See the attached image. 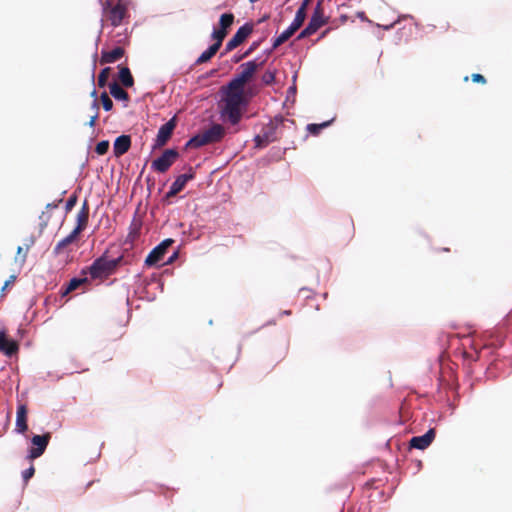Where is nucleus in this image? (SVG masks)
Returning a JSON list of instances; mask_svg holds the SVG:
<instances>
[{"label":"nucleus","instance_id":"obj_35","mask_svg":"<svg viewBox=\"0 0 512 512\" xmlns=\"http://www.w3.org/2000/svg\"><path fill=\"white\" fill-rule=\"evenodd\" d=\"M108 149H109V141L103 140V141H100L97 143V145L95 147V152L98 155H104L108 152Z\"/></svg>","mask_w":512,"mask_h":512},{"label":"nucleus","instance_id":"obj_24","mask_svg":"<svg viewBox=\"0 0 512 512\" xmlns=\"http://www.w3.org/2000/svg\"><path fill=\"white\" fill-rule=\"evenodd\" d=\"M88 282L86 277L84 278H72L67 284L66 288L62 291V296L68 295L70 292L76 290L81 285Z\"/></svg>","mask_w":512,"mask_h":512},{"label":"nucleus","instance_id":"obj_41","mask_svg":"<svg viewBox=\"0 0 512 512\" xmlns=\"http://www.w3.org/2000/svg\"><path fill=\"white\" fill-rule=\"evenodd\" d=\"M180 176H181L182 179L184 178L185 179V183H187L189 180H192V179L195 178V172H194L192 167H189L188 173L182 174Z\"/></svg>","mask_w":512,"mask_h":512},{"label":"nucleus","instance_id":"obj_5","mask_svg":"<svg viewBox=\"0 0 512 512\" xmlns=\"http://www.w3.org/2000/svg\"><path fill=\"white\" fill-rule=\"evenodd\" d=\"M263 62L256 63V61H248L243 63L239 69V73L229 82L228 88L230 90L244 91V86L249 82L256 71L261 67Z\"/></svg>","mask_w":512,"mask_h":512},{"label":"nucleus","instance_id":"obj_16","mask_svg":"<svg viewBox=\"0 0 512 512\" xmlns=\"http://www.w3.org/2000/svg\"><path fill=\"white\" fill-rule=\"evenodd\" d=\"M131 147V137L129 135H121L114 141L113 152L116 157L124 155Z\"/></svg>","mask_w":512,"mask_h":512},{"label":"nucleus","instance_id":"obj_7","mask_svg":"<svg viewBox=\"0 0 512 512\" xmlns=\"http://www.w3.org/2000/svg\"><path fill=\"white\" fill-rule=\"evenodd\" d=\"M178 157L179 153L176 149H166L160 157L152 161L151 168L156 172L165 173Z\"/></svg>","mask_w":512,"mask_h":512},{"label":"nucleus","instance_id":"obj_13","mask_svg":"<svg viewBox=\"0 0 512 512\" xmlns=\"http://www.w3.org/2000/svg\"><path fill=\"white\" fill-rule=\"evenodd\" d=\"M435 438V430L429 429L424 435L412 437L410 440V447L419 450L426 449Z\"/></svg>","mask_w":512,"mask_h":512},{"label":"nucleus","instance_id":"obj_27","mask_svg":"<svg viewBox=\"0 0 512 512\" xmlns=\"http://www.w3.org/2000/svg\"><path fill=\"white\" fill-rule=\"evenodd\" d=\"M296 31L292 29L290 26L283 31L275 40L273 43V48H277L283 43H285L287 40L290 39V37L295 33Z\"/></svg>","mask_w":512,"mask_h":512},{"label":"nucleus","instance_id":"obj_37","mask_svg":"<svg viewBox=\"0 0 512 512\" xmlns=\"http://www.w3.org/2000/svg\"><path fill=\"white\" fill-rule=\"evenodd\" d=\"M76 203H77V196L75 194H73L68 198V200L66 202V207H65L66 211L67 212L71 211L72 208L76 205Z\"/></svg>","mask_w":512,"mask_h":512},{"label":"nucleus","instance_id":"obj_36","mask_svg":"<svg viewBox=\"0 0 512 512\" xmlns=\"http://www.w3.org/2000/svg\"><path fill=\"white\" fill-rule=\"evenodd\" d=\"M34 473H35L34 466H30L28 469L23 471L22 477H23L24 482L27 483L29 481V479L33 477Z\"/></svg>","mask_w":512,"mask_h":512},{"label":"nucleus","instance_id":"obj_14","mask_svg":"<svg viewBox=\"0 0 512 512\" xmlns=\"http://www.w3.org/2000/svg\"><path fill=\"white\" fill-rule=\"evenodd\" d=\"M89 211L90 209L88 201L85 200L82 204L80 211L77 214V224L73 230H75L78 233H81L86 229L89 220Z\"/></svg>","mask_w":512,"mask_h":512},{"label":"nucleus","instance_id":"obj_43","mask_svg":"<svg viewBox=\"0 0 512 512\" xmlns=\"http://www.w3.org/2000/svg\"><path fill=\"white\" fill-rule=\"evenodd\" d=\"M16 280V276L15 275H11L9 277V279L4 283L3 287H2V291H5L9 285H11L12 283H14Z\"/></svg>","mask_w":512,"mask_h":512},{"label":"nucleus","instance_id":"obj_30","mask_svg":"<svg viewBox=\"0 0 512 512\" xmlns=\"http://www.w3.org/2000/svg\"><path fill=\"white\" fill-rule=\"evenodd\" d=\"M332 120L331 121H325L323 123H320V124H315V123H312V124H308L307 125V130L313 134V135H318L322 129L328 127L330 124H331Z\"/></svg>","mask_w":512,"mask_h":512},{"label":"nucleus","instance_id":"obj_39","mask_svg":"<svg viewBox=\"0 0 512 512\" xmlns=\"http://www.w3.org/2000/svg\"><path fill=\"white\" fill-rule=\"evenodd\" d=\"M471 79L473 82L475 83H481V84H486V79L483 75L479 74V73H474L471 75Z\"/></svg>","mask_w":512,"mask_h":512},{"label":"nucleus","instance_id":"obj_46","mask_svg":"<svg viewBox=\"0 0 512 512\" xmlns=\"http://www.w3.org/2000/svg\"><path fill=\"white\" fill-rule=\"evenodd\" d=\"M92 108L95 110V112H98V110H99V103H98L97 99H94V101L92 102Z\"/></svg>","mask_w":512,"mask_h":512},{"label":"nucleus","instance_id":"obj_23","mask_svg":"<svg viewBox=\"0 0 512 512\" xmlns=\"http://www.w3.org/2000/svg\"><path fill=\"white\" fill-rule=\"evenodd\" d=\"M234 14L233 13H224L220 16L219 19V28L218 30L224 31L228 34L229 28L232 26L234 22Z\"/></svg>","mask_w":512,"mask_h":512},{"label":"nucleus","instance_id":"obj_9","mask_svg":"<svg viewBox=\"0 0 512 512\" xmlns=\"http://www.w3.org/2000/svg\"><path fill=\"white\" fill-rule=\"evenodd\" d=\"M173 242L174 241L172 239H165L159 245L153 248L146 257L145 264L147 266H154L160 262L166 254L167 249L173 244Z\"/></svg>","mask_w":512,"mask_h":512},{"label":"nucleus","instance_id":"obj_26","mask_svg":"<svg viewBox=\"0 0 512 512\" xmlns=\"http://www.w3.org/2000/svg\"><path fill=\"white\" fill-rule=\"evenodd\" d=\"M218 49L216 46L211 45L207 50H205L196 60L195 64L200 65L208 62L216 53Z\"/></svg>","mask_w":512,"mask_h":512},{"label":"nucleus","instance_id":"obj_49","mask_svg":"<svg viewBox=\"0 0 512 512\" xmlns=\"http://www.w3.org/2000/svg\"><path fill=\"white\" fill-rule=\"evenodd\" d=\"M53 207H56V205H53V204H48L47 205V208H53Z\"/></svg>","mask_w":512,"mask_h":512},{"label":"nucleus","instance_id":"obj_44","mask_svg":"<svg viewBox=\"0 0 512 512\" xmlns=\"http://www.w3.org/2000/svg\"><path fill=\"white\" fill-rule=\"evenodd\" d=\"M258 46V43H253L250 48L244 53V55L242 56L243 57H247L254 49H256ZM241 59V57L239 59H237L236 61H239Z\"/></svg>","mask_w":512,"mask_h":512},{"label":"nucleus","instance_id":"obj_10","mask_svg":"<svg viewBox=\"0 0 512 512\" xmlns=\"http://www.w3.org/2000/svg\"><path fill=\"white\" fill-rule=\"evenodd\" d=\"M50 439V433H45L43 435H34L31 439V442L35 447H32L29 450V458L33 460L40 457L46 450Z\"/></svg>","mask_w":512,"mask_h":512},{"label":"nucleus","instance_id":"obj_42","mask_svg":"<svg viewBox=\"0 0 512 512\" xmlns=\"http://www.w3.org/2000/svg\"><path fill=\"white\" fill-rule=\"evenodd\" d=\"M313 35L312 31H310L307 27H305L301 32L300 34L298 35V39H303V38H306V37H309Z\"/></svg>","mask_w":512,"mask_h":512},{"label":"nucleus","instance_id":"obj_1","mask_svg":"<svg viewBox=\"0 0 512 512\" xmlns=\"http://www.w3.org/2000/svg\"><path fill=\"white\" fill-rule=\"evenodd\" d=\"M123 260L124 256L122 253L117 256H112L111 249H107L100 257L96 258L89 267L82 270V273H89L92 280L107 279L117 271L119 266L122 265Z\"/></svg>","mask_w":512,"mask_h":512},{"label":"nucleus","instance_id":"obj_48","mask_svg":"<svg viewBox=\"0 0 512 512\" xmlns=\"http://www.w3.org/2000/svg\"><path fill=\"white\" fill-rule=\"evenodd\" d=\"M91 97H93L94 99H97V91L95 89L92 90V92L90 93Z\"/></svg>","mask_w":512,"mask_h":512},{"label":"nucleus","instance_id":"obj_29","mask_svg":"<svg viewBox=\"0 0 512 512\" xmlns=\"http://www.w3.org/2000/svg\"><path fill=\"white\" fill-rule=\"evenodd\" d=\"M140 229H141V222L139 220L134 219L129 228L128 238L131 241L135 240L140 234Z\"/></svg>","mask_w":512,"mask_h":512},{"label":"nucleus","instance_id":"obj_31","mask_svg":"<svg viewBox=\"0 0 512 512\" xmlns=\"http://www.w3.org/2000/svg\"><path fill=\"white\" fill-rule=\"evenodd\" d=\"M226 36H227L226 32L220 31L218 29H214L213 32H212L211 37L215 40V43L212 44V45L216 46V48L219 50L221 45H222V42H223V40L225 39Z\"/></svg>","mask_w":512,"mask_h":512},{"label":"nucleus","instance_id":"obj_25","mask_svg":"<svg viewBox=\"0 0 512 512\" xmlns=\"http://www.w3.org/2000/svg\"><path fill=\"white\" fill-rule=\"evenodd\" d=\"M305 18H306V10L303 9V7H299L290 27L292 29H294L295 31H297L303 25Z\"/></svg>","mask_w":512,"mask_h":512},{"label":"nucleus","instance_id":"obj_3","mask_svg":"<svg viewBox=\"0 0 512 512\" xmlns=\"http://www.w3.org/2000/svg\"><path fill=\"white\" fill-rule=\"evenodd\" d=\"M225 134V128L221 124H213L208 129L193 136L186 143V147L200 148L205 145L218 143L224 138Z\"/></svg>","mask_w":512,"mask_h":512},{"label":"nucleus","instance_id":"obj_12","mask_svg":"<svg viewBox=\"0 0 512 512\" xmlns=\"http://www.w3.org/2000/svg\"><path fill=\"white\" fill-rule=\"evenodd\" d=\"M326 23L327 19L324 17L323 8L321 3H318L306 27L314 34Z\"/></svg>","mask_w":512,"mask_h":512},{"label":"nucleus","instance_id":"obj_40","mask_svg":"<svg viewBox=\"0 0 512 512\" xmlns=\"http://www.w3.org/2000/svg\"><path fill=\"white\" fill-rule=\"evenodd\" d=\"M180 176H181L182 179L184 178L185 179V183H187L189 180H192V179L195 178V172H194L192 167H189L188 173L182 174Z\"/></svg>","mask_w":512,"mask_h":512},{"label":"nucleus","instance_id":"obj_32","mask_svg":"<svg viewBox=\"0 0 512 512\" xmlns=\"http://www.w3.org/2000/svg\"><path fill=\"white\" fill-rule=\"evenodd\" d=\"M110 72H111L110 67H106L101 70V72L98 75V86L99 87L103 88L106 86Z\"/></svg>","mask_w":512,"mask_h":512},{"label":"nucleus","instance_id":"obj_47","mask_svg":"<svg viewBox=\"0 0 512 512\" xmlns=\"http://www.w3.org/2000/svg\"><path fill=\"white\" fill-rule=\"evenodd\" d=\"M310 2H311V0H303V2L300 5V7H303V9L307 10V7H308Z\"/></svg>","mask_w":512,"mask_h":512},{"label":"nucleus","instance_id":"obj_18","mask_svg":"<svg viewBox=\"0 0 512 512\" xmlns=\"http://www.w3.org/2000/svg\"><path fill=\"white\" fill-rule=\"evenodd\" d=\"M27 407L24 404H20L17 407V413H16V428L15 430L18 433H25L28 430L27 425Z\"/></svg>","mask_w":512,"mask_h":512},{"label":"nucleus","instance_id":"obj_20","mask_svg":"<svg viewBox=\"0 0 512 512\" xmlns=\"http://www.w3.org/2000/svg\"><path fill=\"white\" fill-rule=\"evenodd\" d=\"M79 235L80 233L76 232L75 230H72V232L68 236H66L57 243V245L54 248V253L56 255L60 254L65 247L76 241Z\"/></svg>","mask_w":512,"mask_h":512},{"label":"nucleus","instance_id":"obj_8","mask_svg":"<svg viewBox=\"0 0 512 512\" xmlns=\"http://www.w3.org/2000/svg\"><path fill=\"white\" fill-rule=\"evenodd\" d=\"M252 32V24L246 23L243 26H241L233 35V37L226 43L223 54L229 53L236 49L238 46H240Z\"/></svg>","mask_w":512,"mask_h":512},{"label":"nucleus","instance_id":"obj_28","mask_svg":"<svg viewBox=\"0 0 512 512\" xmlns=\"http://www.w3.org/2000/svg\"><path fill=\"white\" fill-rule=\"evenodd\" d=\"M33 241H31L30 244H27L25 249L21 246H19L17 248V254H16V257H15V262L16 263H19V265L22 267L26 261V258H27V253L32 245Z\"/></svg>","mask_w":512,"mask_h":512},{"label":"nucleus","instance_id":"obj_22","mask_svg":"<svg viewBox=\"0 0 512 512\" xmlns=\"http://www.w3.org/2000/svg\"><path fill=\"white\" fill-rule=\"evenodd\" d=\"M185 185V179H182L181 176L179 175L172 183L170 190L166 194V198L176 196L179 192H181L184 189Z\"/></svg>","mask_w":512,"mask_h":512},{"label":"nucleus","instance_id":"obj_6","mask_svg":"<svg viewBox=\"0 0 512 512\" xmlns=\"http://www.w3.org/2000/svg\"><path fill=\"white\" fill-rule=\"evenodd\" d=\"M285 121L282 116H277L264 125L261 130L264 142L271 143L278 140L282 134Z\"/></svg>","mask_w":512,"mask_h":512},{"label":"nucleus","instance_id":"obj_38","mask_svg":"<svg viewBox=\"0 0 512 512\" xmlns=\"http://www.w3.org/2000/svg\"><path fill=\"white\" fill-rule=\"evenodd\" d=\"M255 145L257 148H263L266 147L269 143L264 142V138L262 137V133L259 135H256L254 138Z\"/></svg>","mask_w":512,"mask_h":512},{"label":"nucleus","instance_id":"obj_33","mask_svg":"<svg viewBox=\"0 0 512 512\" xmlns=\"http://www.w3.org/2000/svg\"><path fill=\"white\" fill-rule=\"evenodd\" d=\"M100 101L105 111H110L113 108V102L106 92L100 95Z\"/></svg>","mask_w":512,"mask_h":512},{"label":"nucleus","instance_id":"obj_17","mask_svg":"<svg viewBox=\"0 0 512 512\" xmlns=\"http://www.w3.org/2000/svg\"><path fill=\"white\" fill-rule=\"evenodd\" d=\"M19 345L16 341L9 339L5 331L0 332V351L4 352L8 356H12L17 353Z\"/></svg>","mask_w":512,"mask_h":512},{"label":"nucleus","instance_id":"obj_45","mask_svg":"<svg viewBox=\"0 0 512 512\" xmlns=\"http://www.w3.org/2000/svg\"><path fill=\"white\" fill-rule=\"evenodd\" d=\"M98 117H99L98 112H95V114L90 118V120H89V122H88V125H89L90 127H94V126H95V124H96V121H97Z\"/></svg>","mask_w":512,"mask_h":512},{"label":"nucleus","instance_id":"obj_2","mask_svg":"<svg viewBox=\"0 0 512 512\" xmlns=\"http://www.w3.org/2000/svg\"><path fill=\"white\" fill-rule=\"evenodd\" d=\"M223 102L224 105L221 111L222 116L227 117L228 121L232 125L238 124L242 117V108L246 105L244 91L230 90L227 87L226 96Z\"/></svg>","mask_w":512,"mask_h":512},{"label":"nucleus","instance_id":"obj_21","mask_svg":"<svg viewBox=\"0 0 512 512\" xmlns=\"http://www.w3.org/2000/svg\"><path fill=\"white\" fill-rule=\"evenodd\" d=\"M119 81L125 87H131L134 84V78L131 71L126 66L119 67Z\"/></svg>","mask_w":512,"mask_h":512},{"label":"nucleus","instance_id":"obj_15","mask_svg":"<svg viewBox=\"0 0 512 512\" xmlns=\"http://www.w3.org/2000/svg\"><path fill=\"white\" fill-rule=\"evenodd\" d=\"M125 54L124 48L118 46L111 51L102 50L100 57V64L114 63L120 60Z\"/></svg>","mask_w":512,"mask_h":512},{"label":"nucleus","instance_id":"obj_19","mask_svg":"<svg viewBox=\"0 0 512 512\" xmlns=\"http://www.w3.org/2000/svg\"><path fill=\"white\" fill-rule=\"evenodd\" d=\"M109 91L116 100L129 101V94L117 82L109 84Z\"/></svg>","mask_w":512,"mask_h":512},{"label":"nucleus","instance_id":"obj_11","mask_svg":"<svg viewBox=\"0 0 512 512\" xmlns=\"http://www.w3.org/2000/svg\"><path fill=\"white\" fill-rule=\"evenodd\" d=\"M175 127H176L175 117L171 118L168 122L163 124L158 130L154 147L164 146L168 142V140L171 138Z\"/></svg>","mask_w":512,"mask_h":512},{"label":"nucleus","instance_id":"obj_34","mask_svg":"<svg viewBox=\"0 0 512 512\" xmlns=\"http://www.w3.org/2000/svg\"><path fill=\"white\" fill-rule=\"evenodd\" d=\"M276 71L267 70L262 75V81L265 85H271L275 81Z\"/></svg>","mask_w":512,"mask_h":512},{"label":"nucleus","instance_id":"obj_4","mask_svg":"<svg viewBox=\"0 0 512 512\" xmlns=\"http://www.w3.org/2000/svg\"><path fill=\"white\" fill-rule=\"evenodd\" d=\"M127 14L128 8L124 0H106L103 3V16L113 27L120 26Z\"/></svg>","mask_w":512,"mask_h":512}]
</instances>
